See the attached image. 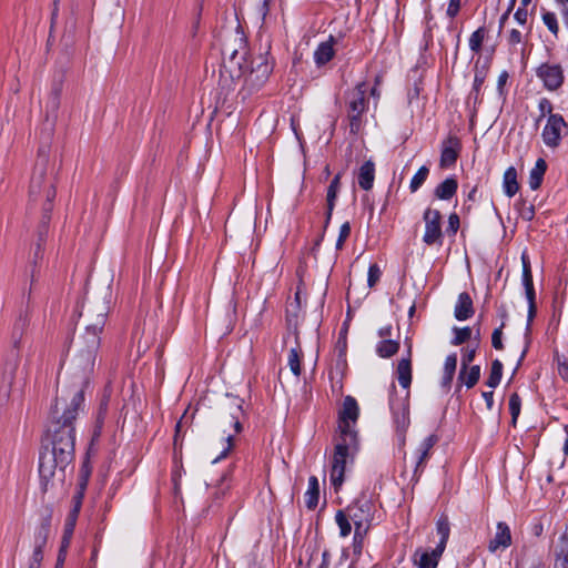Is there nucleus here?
<instances>
[{"instance_id":"f257e3e1","label":"nucleus","mask_w":568,"mask_h":568,"mask_svg":"<svg viewBox=\"0 0 568 568\" xmlns=\"http://www.w3.org/2000/svg\"><path fill=\"white\" fill-rule=\"evenodd\" d=\"M97 352L79 347L72 365L77 383L70 389H61L51 410L50 428L41 454V474L51 478L61 473L73 458L74 420L84 402L83 388L93 372Z\"/></svg>"},{"instance_id":"f03ea898","label":"nucleus","mask_w":568,"mask_h":568,"mask_svg":"<svg viewBox=\"0 0 568 568\" xmlns=\"http://www.w3.org/2000/svg\"><path fill=\"white\" fill-rule=\"evenodd\" d=\"M55 197V185L52 166L49 161V146L39 148L36 166L29 186V199L33 204L42 206L44 222H49L52 202Z\"/></svg>"},{"instance_id":"7ed1b4c3","label":"nucleus","mask_w":568,"mask_h":568,"mask_svg":"<svg viewBox=\"0 0 568 568\" xmlns=\"http://www.w3.org/2000/svg\"><path fill=\"white\" fill-rule=\"evenodd\" d=\"M109 310V304L104 298L95 302L89 300L85 301L82 306L81 315H84L88 324L83 335L80 337L78 348L84 347V349L98 353L101 341L100 334L106 323Z\"/></svg>"},{"instance_id":"20e7f679","label":"nucleus","mask_w":568,"mask_h":568,"mask_svg":"<svg viewBox=\"0 0 568 568\" xmlns=\"http://www.w3.org/2000/svg\"><path fill=\"white\" fill-rule=\"evenodd\" d=\"M243 399L237 396L226 395L222 404L220 415V426L223 433L226 434L225 440L227 447L222 452L221 456L214 459V463L222 457H225L233 446V438L242 430L241 416H243Z\"/></svg>"},{"instance_id":"39448f33","label":"nucleus","mask_w":568,"mask_h":568,"mask_svg":"<svg viewBox=\"0 0 568 568\" xmlns=\"http://www.w3.org/2000/svg\"><path fill=\"white\" fill-rule=\"evenodd\" d=\"M366 82H359L353 90L346 93V113L352 133H357L362 126V118L367 110Z\"/></svg>"},{"instance_id":"423d86ee","label":"nucleus","mask_w":568,"mask_h":568,"mask_svg":"<svg viewBox=\"0 0 568 568\" xmlns=\"http://www.w3.org/2000/svg\"><path fill=\"white\" fill-rule=\"evenodd\" d=\"M521 263H523V284L525 286V292H526V297H527V301L529 304V310H528L527 326H526V332H525L526 345L521 352L519 363L524 359V357L526 356V354L528 352V347H529V343H530L529 334L531 331V322L536 314L532 273H531V267H530V261L526 253H523V255H521Z\"/></svg>"},{"instance_id":"0eeeda50","label":"nucleus","mask_w":568,"mask_h":568,"mask_svg":"<svg viewBox=\"0 0 568 568\" xmlns=\"http://www.w3.org/2000/svg\"><path fill=\"white\" fill-rule=\"evenodd\" d=\"M359 408L356 399L346 396L343 402V408L339 412L338 428L341 437L349 438V443H356L357 433L353 425L357 422Z\"/></svg>"},{"instance_id":"6e6552de","label":"nucleus","mask_w":568,"mask_h":568,"mask_svg":"<svg viewBox=\"0 0 568 568\" xmlns=\"http://www.w3.org/2000/svg\"><path fill=\"white\" fill-rule=\"evenodd\" d=\"M355 445L356 443H349V438L346 437H341L335 445L331 469V483L335 489L339 488L344 481L346 459L351 447Z\"/></svg>"},{"instance_id":"1a4fd4ad","label":"nucleus","mask_w":568,"mask_h":568,"mask_svg":"<svg viewBox=\"0 0 568 568\" xmlns=\"http://www.w3.org/2000/svg\"><path fill=\"white\" fill-rule=\"evenodd\" d=\"M423 220L425 223V232L423 242L426 245H443L444 234L442 231V214L438 210L427 207L424 211Z\"/></svg>"},{"instance_id":"9d476101","label":"nucleus","mask_w":568,"mask_h":568,"mask_svg":"<svg viewBox=\"0 0 568 568\" xmlns=\"http://www.w3.org/2000/svg\"><path fill=\"white\" fill-rule=\"evenodd\" d=\"M347 517L354 523L356 540L364 538L371 526V504L368 500L357 499L347 507Z\"/></svg>"},{"instance_id":"9b49d317","label":"nucleus","mask_w":568,"mask_h":568,"mask_svg":"<svg viewBox=\"0 0 568 568\" xmlns=\"http://www.w3.org/2000/svg\"><path fill=\"white\" fill-rule=\"evenodd\" d=\"M536 75L549 91L558 90L565 80L564 70L560 64L542 63L537 68Z\"/></svg>"},{"instance_id":"f8f14e48","label":"nucleus","mask_w":568,"mask_h":568,"mask_svg":"<svg viewBox=\"0 0 568 568\" xmlns=\"http://www.w3.org/2000/svg\"><path fill=\"white\" fill-rule=\"evenodd\" d=\"M566 128L567 123L560 114H550L541 133L544 143L549 148H557Z\"/></svg>"},{"instance_id":"ddd939ff","label":"nucleus","mask_w":568,"mask_h":568,"mask_svg":"<svg viewBox=\"0 0 568 568\" xmlns=\"http://www.w3.org/2000/svg\"><path fill=\"white\" fill-rule=\"evenodd\" d=\"M462 151V142L456 135L447 136L442 143V153L439 160V166L442 169H448L453 166Z\"/></svg>"},{"instance_id":"4468645a","label":"nucleus","mask_w":568,"mask_h":568,"mask_svg":"<svg viewBox=\"0 0 568 568\" xmlns=\"http://www.w3.org/2000/svg\"><path fill=\"white\" fill-rule=\"evenodd\" d=\"M50 526L43 523L34 532L33 551L27 568H40L43 560V548L47 545Z\"/></svg>"},{"instance_id":"2eb2a0df","label":"nucleus","mask_w":568,"mask_h":568,"mask_svg":"<svg viewBox=\"0 0 568 568\" xmlns=\"http://www.w3.org/2000/svg\"><path fill=\"white\" fill-rule=\"evenodd\" d=\"M235 40L239 41V48H234L231 43H225L222 53L224 57L229 55L230 63L236 65L241 74H243L248 68L245 59L247 50L242 36L239 34Z\"/></svg>"},{"instance_id":"dca6fc26","label":"nucleus","mask_w":568,"mask_h":568,"mask_svg":"<svg viewBox=\"0 0 568 568\" xmlns=\"http://www.w3.org/2000/svg\"><path fill=\"white\" fill-rule=\"evenodd\" d=\"M273 70V63L268 60V53L261 54L252 61L248 79L252 82L262 84L266 81Z\"/></svg>"},{"instance_id":"f3484780","label":"nucleus","mask_w":568,"mask_h":568,"mask_svg":"<svg viewBox=\"0 0 568 568\" xmlns=\"http://www.w3.org/2000/svg\"><path fill=\"white\" fill-rule=\"evenodd\" d=\"M444 550L435 547L432 550L417 549L413 555V562L418 568H436Z\"/></svg>"},{"instance_id":"a211bd4d","label":"nucleus","mask_w":568,"mask_h":568,"mask_svg":"<svg viewBox=\"0 0 568 568\" xmlns=\"http://www.w3.org/2000/svg\"><path fill=\"white\" fill-rule=\"evenodd\" d=\"M389 407L393 413L395 423L402 427L406 428L409 423L408 418V394L404 398H395L390 396L389 398Z\"/></svg>"},{"instance_id":"6ab92c4d","label":"nucleus","mask_w":568,"mask_h":568,"mask_svg":"<svg viewBox=\"0 0 568 568\" xmlns=\"http://www.w3.org/2000/svg\"><path fill=\"white\" fill-rule=\"evenodd\" d=\"M511 544L510 528L506 523L499 521L496 527L495 536L488 544V550L496 552L498 549H505Z\"/></svg>"},{"instance_id":"aec40b11","label":"nucleus","mask_w":568,"mask_h":568,"mask_svg":"<svg viewBox=\"0 0 568 568\" xmlns=\"http://www.w3.org/2000/svg\"><path fill=\"white\" fill-rule=\"evenodd\" d=\"M437 442H438V436L435 434H432V435L427 436L420 443V445L418 446V448L416 450L417 462H416L415 474L419 470L420 471L423 470V468L429 457V452L437 444Z\"/></svg>"},{"instance_id":"412c9836","label":"nucleus","mask_w":568,"mask_h":568,"mask_svg":"<svg viewBox=\"0 0 568 568\" xmlns=\"http://www.w3.org/2000/svg\"><path fill=\"white\" fill-rule=\"evenodd\" d=\"M454 315L458 321H466L474 315L473 300L467 292L458 295Z\"/></svg>"},{"instance_id":"4be33fe9","label":"nucleus","mask_w":568,"mask_h":568,"mask_svg":"<svg viewBox=\"0 0 568 568\" xmlns=\"http://www.w3.org/2000/svg\"><path fill=\"white\" fill-rule=\"evenodd\" d=\"M334 43V37L329 36L326 41L318 44L314 52V61L317 67H322L333 59L335 54Z\"/></svg>"},{"instance_id":"5701e85b","label":"nucleus","mask_w":568,"mask_h":568,"mask_svg":"<svg viewBox=\"0 0 568 568\" xmlns=\"http://www.w3.org/2000/svg\"><path fill=\"white\" fill-rule=\"evenodd\" d=\"M375 180V164L368 160L358 170L357 181L361 189L368 191L373 187Z\"/></svg>"},{"instance_id":"b1692460","label":"nucleus","mask_w":568,"mask_h":568,"mask_svg":"<svg viewBox=\"0 0 568 568\" xmlns=\"http://www.w3.org/2000/svg\"><path fill=\"white\" fill-rule=\"evenodd\" d=\"M48 428H50V425L48 426ZM48 433H49V429H47L45 436L42 439V446H41L40 455L43 452V446H44V442L47 439ZM74 447H75V443L73 444V448ZM72 459H74V457ZM72 462L73 460H71L70 464L63 469V471H61V475H60V471L58 470L51 478L45 479L44 477H42V474H41V456H40L39 457V475H40V479H41V487H42V489L44 491H47L49 489V486L50 485L52 486L54 484V480H57V481L62 484L64 481V478H65L67 469L69 467H70V469H73V466H71Z\"/></svg>"},{"instance_id":"393cba45","label":"nucleus","mask_w":568,"mask_h":568,"mask_svg":"<svg viewBox=\"0 0 568 568\" xmlns=\"http://www.w3.org/2000/svg\"><path fill=\"white\" fill-rule=\"evenodd\" d=\"M397 378L403 388H408L412 383L410 349L406 358H402L397 365Z\"/></svg>"},{"instance_id":"a878e982","label":"nucleus","mask_w":568,"mask_h":568,"mask_svg":"<svg viewBox=\"0 0 568 568\" xmlns=\"http://www.w3.org/2000/svg\"><path fill=\"white\" fill-rule=\"evenodd\" d=\"M457 367V355L456 354H449L444 363V373L440 381L442 387L448 392L450 389V385L456 372Z\"/></svg>"},{"instance_id":"bb28decb","label":"nucleus","mask_w":568,"mask_h":568,"mask_svg":"<svg viewBox=\"0 0 568 568\" xmlns=\"http://www.w3.org/2000/svg\"><path fill=\"white\" fill-rule=\"evenodd\" d=\"M480 377V367L478 365H474L467 368H460L458 374V387L463 384L466 385L467 388L474 387Z\"/></svg>"},{"instance_id":"cd10ccee","label":"nucleus","mask_w":568,"mask_h":568,"mask_svg":"<svg viewBox=\"0 0 568 568\" xmlns=\"http://www.w3.org/2000/svg\"><path fill=\"white\" fill-rule=\"evenodd\" d=\"M504 192L508 197H513L519 190L517 181V171L514 166H509L503 178Z\"/></svg>"},{"instance_id":"c85d7f7f","label":"nucleus","mask_w":568,"mask_h":568,"mask_svg":"<svg viewBox=\"0 0 568 568\" xmlns=\"http://www.w3.org/2000/svg\"><path fill=\"white\" fill-rule=\"evenodd\" d=\"M29 325V320L27 315L20 314L17 321L14 322L12 329V346L14 349L19 351L21 347V341L23 334Z\"/></svg>"},{"instance_id":"c756f323","label":"nucleus","mask_w":568,"mask_h":568,"mask_svg":"<svg viewBox=\"0 0 568 568\" xmlns=\"http://www.w3.org/2000/svg\"><path fill=\"white\" fill-rule=\"evenodd\" d=\"M458 183L454 178H447L435 189V195L439 200H450L457 192Z\"/></svg>"},{"instance_id":"7c9ffc66","label":"nucleus","mask_w":568,"mask_h":568,"mask_svg":"<svg viewBox=\"0 0 568 568\" xmlns=\"http://www.w3.org/2000/svg\"><path fill=\"white\" fill-rule=\"evenodd\" d=\"M320 497V484L315 476H311L308 479V488L304 495L305 505L308 509H315L318 505Z\"/></svg>"},{"instance_id":"2f4dec72","label":"nucleus","mask_w":568,"mask_h":568,"mask_svg":"<svg viewBox=\"0 0 568 568\" xmlns=\"http://www.w3.org/2000/svg\"><path fill=\"white\" fill-rule=\"evenodd\" d=\"M547 170V163L544 159H538L536 161L535 166L530 170L529 173V186L531 190H537L542 182L545 172Z\"/></svg>"},{"instance_id":"473e14b6","label":"nucleus","mask_w":568,"mask_h":568,"mask_svg":"<svg viewBox=\"0 0 568 568\" xmlns=\"http://www.w3.org/2000/svg\"><path fill=\"white\" fill-rule=\"evenodd\" d=\"M399 349V343L397 341L385 338L376 345V353L379 357L389 358L395 355Z\"/></svg>"},{"instance_id":"72a5a7b5","label":"nucleus","mask_w":568,"mask_h":568,"mask_svg":"<svg viewBox=\"0 0 568 568\" xmlns=\"http://www.w3.org/2000/svg\"><path fill=\"white\" fill-rule=\"evenodd\" d=\"M81 499H82L81 494H79L78 496H74L73 508L69 513L67 520H65V525H64L65 534H69V535L73 534L75 523H77V519H78V516L80 513V508H81V503H82Z\"/></svg>"},{"instance_id":"f704fd0d","label":"nucleus","mask_w":568,"mask_h":568,"mask_svg":"<svg viewBox=\"0 0 568 568\" xmlns=\"http://www.w3.org/2000/svg\"><path fill=\"white\" fill-rule=\"evenodd\" d=\"M339 180H341V174H336L334 176V179L331 181V184L327 189V195H326V200H327V220L331 217V214H332V211L334 209V205H335V200H336V196H337V193H338V190H339Z\"/></svg>"},{"instance_id":"c9c22d12","label":"nucleus","mask_w":568,"mask_h":568,"mask_svg":"<svg viewBox=\"0 0 568 568\" xmlns=\"http://www.w3.org/2000/svg\"><path fill=\"white\" fill-rule=\"evenodd\" d=\"M302 356H303V353H302L301 346L298 343H296V347H293L290 349L288 358H287L288 366L295 376L301 375V358H302Z\"/></svg>"},{"instance_id":"e433bc0d","label":"nucleus","mask_w":568,"mask_h":568,"mask_svg":"<svg viewBox=\"0 0 568 568\" xmlns=\"http://www.w3.org/2000/svg\"><path fill=\"white\" fill-rule=\"evenodd\" d=\"M554 568H568V531L561 538Z\"/></svg>"},{"instance_id":"4c0bfd02","label":"nucleus","mask_w":568,"mask_h":568,"mask_svg":"<svg viewBox=\"0 0 568 568\" xmlns=\"http://www.w3.org/2000/svg\"><path fill=\"white\" fill-rule=\"evenodd\" d=\"M436 528H437L438 535L440 536V540L436 547L445 550L447 540L449 538V532H450L449 521H448L447 517H440L437 521Z\"/></svg>"},{"instance_id":"58836bf2","label":"nucleus","mask_w":568,"mask_h":568,"mask_svg":"<svg viewBox=\"0 0 568 568\" xmlns=\"http://www.w3.org/2000/svg\"><path fill=\"white\" fill-rule=\"evenodd\" d=\"M503 376V364L499 359H495L491 363L489 376L487 378V386L495 388L499 385Z\"/></svg>"},{"instance_id":"ea45409f","label":"nucleus","mask_w":568,"mask_h":568,"mask_svg":"<svg viewBox=\"0 0 568 568\" xmlns=\"http://www.w3.org/2000/svg\"><path fill=\"white\" fill-rule=\"evenodd\" d=\"M47 224L48 223H45L43 221V225L39 231V239L36 244L34 252H33V264H34L33 267H36L38 260L42 258V243L44 242L45 235H47ZM31 280L32 281L34 280V268H32V271H31Z\"/></svg>"},{"instance_id":"a19ab883","label":"nucleus","mask_w":568,"mask_h":568,"mask_svg":"<svg viewBox=\"0 0 568 568\" xmlns=\"http://www.w3.org/2000/svg\"><path fill=\"white\" fill-rule=\"evenodd\" d=\"M335 520L339 528L341 537H347L352 531L351 519L343 510H338L335 515Z\"/></svg>"},{"instance_id":"79ce46f5","label":"nucleus","mask_w":568,"mask_h":568,"mask_svg":"<svg viewBox=\"0 0 568 568\" xmlns=\"http://www.w3.org/2000/svg\"><path fill=\"white\" fill-rule=\"evenodd\" d=\"M429 173V169L425 165L419 168L416 174L410 180L409 190L412 193H415L426 181Z\"/></svg>"},{"instance_id":"37998d69","label":"nucleus","mask_w":568,"mask_h":568,"mask_svg":"<svg viewBox=\"0 0 568 568\" xmlns=\"http://www.w3.org/2000/svg\"><path fill=\"white\" fill-rule=\"evenodd\" d=\"M486 37V30L484 27L478 28L474 31L469 38V48L474 52H479L481 50L483 41Z\"/></svg>"},{"instance_id":"c03bdc74","label":"nucleus","mask_w":568,"mask_h":568,"mask_svg":"<svg viewBox=\"0 0 568 568\" xmlns=\"http://www.w3.org/2000/svg\"><path fill=\"white\" fill-rule=\"evenodd\" d=\"M521 399L517 393H514L509 397V412L511 415V425L516 426L517 418L520 414Z\"/></svg>"},{"instance_id":"a18cd8bd","label":"nucleus","mask_w":568,"mask_h":568,"mask_svg":"<svg viewBox=\"0 0 568 568\" xmlns=\"http://www.w3.org/2000/svg\"><path fill=\"white\" fill-rule=\"evenodd\" d=\"M541 19L548 30L555 36V38H557L559 33V24L556 14L554 12L546 11L542 13Z\"/></svg>"},{"instance_id":"49530a36","label":"nucleus","mask_w":568,"mask_h":568,"mask_svg":"<svg viewBox=\"0 0 568 568\" xmlns=\"http://www.w3.org/2000/svg\"><path fill=\"white\" fill-rule=\"evenodd\" d=\"M455 337L452 339V344L455 346L464 344L471 337L473 331L470 327L466 326L463 328L455 327L454 328Z\"/></svg>"},{"instance_id":"de8ad7c7","label":"nucleus","mask_w":568,"mask_h":568,"mask_svg":"<svg viewBox=\"0 0 568 568\" xmlns=\"http://www.w3.org/2000/svg\"><path fill=\"white\" fill-rule=\"evenodd\" d=\"M556 361L559 376L568 382V354L556 353Z\"/></svg>"},{"instance_id":"09e8293b","label":"nucleus","mask_w":568,"mask_h":568,"mask_svg":"<svg viewBox=\"0 0 568 568\" xmlns=\"http://www.w3.org/2000/svg\"><path fill=\"white\" fill-rule=\"evenodd\" d=\"M524 42L523 31L519 29H511L507 34V43L509 47L515 48L516 45Z\"/></svg>"},{"instance_id":"8fccbe9b","label":"nucleus","mask_w":568,"mask_h":568,"mask_svg":"<svg viewBox=\"0 0 568 568\" xmlns=\"http://www.w3.org/2000/svg\"><path fill=\"white\" fill-rule=\"evenodd\" d=\"M519 215L525 221H531L535 216V207L531 204H527L525 201L520 202V206L518 209Z\"/></svg>"},{"instance_id":"3c124183","label":"nucleus","mask_w":568,"mask_h":568,"mask_svg":"<svg viewBox=\"0 0 568 568\" xmlns=\"http://www.w3.org/2000/svg\"><path fill=\"white\" fill-rule=\"evenodd\" d=\"M382 272L377 264H372L368 268L367 283L373 287L381 278Z\"/></svg>"},{"instance_id":"603ef678","label":"nucleus","mask_w":568,"mask_h":568,"mask_svg":"<svg viewBox=\"0 0 568 568\" xmlns=\"http://www.w3.org/2000/svg\"><path fill=\"white\" fill-rule=\"evenodd\" d=\"M349 234H351V225L348 222H345L339 227V234H338V239L336 241L337 250H341L343 247L344 242L349 236Z\"/></svg>"},{"instance_id":"864d4df0","label":"nucleus","mask_w":568,"mask_h":568,"mask_svg":"<svg viewBox=\"0 0 568 568\" xmlns=\"http://www.w3.org/2000/svg\"><path fill=\"white\" fill-rule=\"evenodd\" d=\"M486 73H487L486 70H484V69H481V70L476 69V71H475L473 91L476 92V94L479 93L480 87L485 82Z\"/></svg>"},{"instance_id":"5fc2aeb1","label":"nucleus","mask_w":568,"mask_h":568,"mask_svg":"<svg viewBox=\"0 0 568 568\" xmlns=\"http://www.w3.org/2000/svg\"><path fill=\"white\" fill-rule=\"evenodd\" d=\"M503 328H504V323L498 328H495L493 332V335H491V344H493V347L496 349L504 348V345L501 342Z\"/></svg>"},{"instance_id":"6e6d98bb","label":"nucleus","mask_w":568,"mask_h":568,"mask_svg":"<svg viewBox=\"0 0 568 568\" xmlns=\"http://www.w3.org/2000/svg\"><path fill=\"white\" fill-rule=\"evenodd\" d=\"M475 355H476V347L463 349L462 367L460 368H467L469 366V364L474 361Z\"/></svg>"},{"instance_id":"4d7b16f0","label":"nucleus","mask_w":568,"mask_h":568,"mask_svg":"<svg viewBox=\"0 0 568 568\" xmlns=\"http://www.w3.org/2000/svg\"><path fill=\"white\" fill-rule=\"evenodd\" d=\"M528 12L526 10V7H519L517 11L514 14L515 20L521 26L525 27L527 22Z\"/></svg>"},{"instance_id":"13d9d810","label":"nucleus","mask_w":568,"mask_h":568,"mask_svg":"<svg viewBox=\"0 0 568 568\" xmlns=\"http://www.w3.org/2000/svg\"><path fill=\"white\" fill-rule=\"evenodd\" d=\"M459 216L456 213H452L448 217V232L456 234L459 229Z\"/></svg>"},{"instance_id":"bf43d9fd","label":"nucleus","mask_w":568,"mask_h":568,"mask_svg":"<svg viewBox=\"0 0 568 568\" xmlns=\"http://www.w3.org/2000/svg\"><path fill=\"white\" fill-rule=\"evenodd\" d=\"M460 1L462 0H449V4L447 8V16L449 18H455L460 9Z\"/></svg>"},{"instance_id":"052dcab7","label":"nucleus","mask_w":568,"mask_h":568,"mask_svg":"<svg viewBox=\"0 0 568 568\" xmlns=\"http://www.w3.org/2000/svg\"><path fill=\"white\" fill-rule=\"evenodd\" d=\"M425 20H426L425 37L426 38H432V24H430V21L433 20V14H432L429 8H427L426 11H425Z\"/></svg>"},{"instance_id":"680f3d73","label":"nucleus","mask_w":568,"mask_h":568,"mask_svg":"<svg viewBox=\"0 0 568 568\" xmlns=\"http://www.w3.org/2000/svg\"><path fill=\"white\" fill-rule=\"evenodd\" d=\"M515 1H516V0H511L509 8H508V9L506 10V12H504V13L501 14V17H500V19H499V32L503 30V28H504V26H505L506 21L508 20L509 14H510V12H511V10H513V7H514V4H515Z\"/></svg>"},{"instance_id":"e2e57ef3","label":"nucleus","mask_w":568,"mask_h":568,"mask_svg":"<svg viewBox=\"0 0 568 568\" xmlns=\"http://www.w3.org/2000/svg\"><path fill=\"white\" fill-rule=\"evenodd\" d=\"M539 109H540V111H541V113H542V114H545L546 112H548V113H549V115H550V114H552V113H551V110H552L551 103H550V101H549V100H547V99H541V100L539 101Z\"/></svg>"},{"instance_id":"0e129e2a","label":"nucleus","mask_w":568,"mask_h":568,"mask_svg":"<svg viewBox=\"0 0 568 568\" xmlns=\"http://www.w3.org/2000/svg\"><path fill=\"white\" fill-rule=\"evenodd\" d=\"M331 565V554L327 549H325L322 554V561L318 568H328Z\"/></svg>"},{"instance_id":"69168bd1","label":"nucleus","mask_w":568,"mask_h":568,"mask_svg":"<svg viewBox=\"0 0 568 568\" xmlns=\"http://www.w3.org/2000/svg\"><path fill=\"white\" fill-rule=\"evenodd\" d=\"M392 325L383 326L378 329V336L383 339L388 338L392 336Z\"/></svg>"},{"instance_id":"338daca9","label":"nucleus","mask_w":568,"mask_h":568,"mask_svg":"<svg viewBox=\"0 0 568 568\" xmlns=\"http://www.w3.org/2000/svg\"><path fill=\"white\" fill-rule=\"evenodd\" d=\"M483 397L486 402L487 408L491 409L494 405V393L493 392H484Z\"/></svg>"},{"instance_id":"774afa93","label":"nucleus","mask_w":568,"mask_h":568,"mask_svg":"<svg viewBox=\"0 0 568 568\" xmlns=\"http://www.w3.org/2000/svg\"><path fill=\"white\" fill-rule=\"evenodd\" d=\"M561 17L565 26L568 28V7L561 8Z\"/></svg>"}]
</instances>
